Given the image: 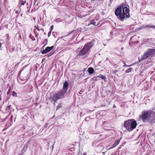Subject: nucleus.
Returning a JSON list of instances; mask_svg holds the SVG:
<instances>
[{
	"label": "nucleus",
	"instance_id": "f257e3e1",
	"mask_svg": "<svg viewBox=\"0 0 155 155\" xmlns=\"http://www.w3.org/2000/svg\"><path fill=\"white\" fill-rule=\"evenodd\" d=\"M140 119L143 122L149 121L151 124L155 123V113L151 110L143 111Z\"/></svg>",
	"mask_w": 155,
	"mask_h": 155
},
{
	"label": "nucleus",
	"instance_id": "f03ea898",
	"mask_svg": "<svg viewBox=\"0 0 155 155\" xmlns=\"http://www.w3.org/2000/svg\"><path fill=\"white\" fill-rule=\"evenodd\" d=\"M115 14L120 21H123L125 17L127 18L130 17L129 9L125 6H123L122 8L120 7L118 8L115 10Z\"/></svg>",
	"mask_w": 155,
	"mask_h": 155
},
{
	"label": "nucleus",
	"instance_id": "7ed1b4c3",
	"mask_svg": "<svg viewBox=\"0 0 155 155\" xmlns=\"http://www.w3.org/2000/svg\"><path fill=\"white\" fill-rule=\"evenodd\" d=\"M67 94L65 90L58 92L57 93L54 94L53 97L51 98V101L52 103L54 104L59 99H61L64 97V95Z\"/></svg>",
	"mask_w": 155,
	"mask_h": 155
},
{
	"label": "nucleus",
	"instance_id": "20e7f679",
	"mask_svg": "<svg viewBox=\"0 0 155 155\" xmlns=\"http://www.w3.org/2000/svg\"><path fill=\"white\" fill-rule=\"evenodd\" d=\"M93 42L91 41L89 43H87L82 50L79 53V55H83L86 54L89 51L90 49L93 45Z\"/></svg>",
	"mask_w": 155,
	"mask_h": 155
},
{
	"label": "nucleus",
	"instance_id": "39448f33",
	"mask_svg": "<svg viewBox=\"0 0 155 155\" xmlns=\"http://www.w3.org/2000/svg\"><path fill=\"white\" fill-rule=\"evenodd\" d=\"M124 126L128 131L130 132L132 131L130 127V120L125 121L124 124Z\"/></svg>",
	"mask_w": 155,
	"mask_h": 155
},
{
	"label": "nucleus",
	"instance_id": "423d86ee",
	"mask_svg": "<svg viewBox=\"0 0 155 155\" xmlns=\"http://www.w3.org/2000/svg\"><path fill=\"white\" fill-rule=\"evenodd\" d=\"M145 53L148 58H151L153 55L155 54V49H150Z\"/></svg>",
	"mask_w": 155,
	"mask_h": 155
},
{
	"label": "nucleus",
	"instance_id": "0eeeda50",
	"mask_svg": "<svg viewBox=\"0 0 155 155\" xmlns=\"http://www.w3.org/2000/svg\"><path fill=\"white\" fill-rule=\"evenodd\" d=\"M54 47V46H53L51 47H46L45 49L43 50L42 51L41 53L42 54H45L50 51Z\"/></svg>",
	"mask_w": 155,
	"mask_h": 155
},
{
	"label": "nucleus",
	"instance_id": "6e6552de",
	"mask_svg": "<svg viewBox=\"0 0 155 155\" xmlns=\"http://www.w3.org/2000/svg\"><path fill=\"white\" fill-rule=\"evenodd\" d=\"M137 125V123L135 121L130 120V127L132 130L135 128Z\"/></svg>",
	"mask_w": 155,
	"mask_h": 155
},
{
	"label": "nucleus",
	"instance_id": "1a4fd4ad",
	"mask_svg": "<svg viewBox=\"0 0 155 155\" xmlns=\"http://www.w3.org/2000/svg\"><path fill=\"white\" fill-rule=\"evenodd\" d=\"M68 89V82L66 81L63 83V88L62 90L63 91L64 90L66 91V92H67Z\"/></svg>",
	"mask_w": 155,
	"mask_h": 155
},
{
	"label": "nucleus",
	"instance_id": "9d476101",
	"mask_svg": "<svg viewBox=\"0 0 155 155\" xmlns=\"http://www.w3.org/2000/svg\"><path fill=\"white\" fill-rule=\"evenodd\" d=\"M120 140H118L116 141L113 144V146L112 147L110 148L109 149L114 148L117 146L120 143Z\"/></svg>",
	"mask_w": 155,
	"mask_h": 155
},
{
	"label": "nucleus",
	"instance_id": "9b49d317",
	"mask_svg": "<svg viewBox=\"0 0 155 155\" xmlns=\"http://www.w3.org/2000/svg\"><path fill=\"white\" fill-rule=\"evenodd\" d=\"M87 71L89 75H91L94 72V69L92 68H89L87 69Z\"/></svg>",
	"mask_w": 155,
	"mask_h": 155
},
{
	"label": "nucleus",
	"instance_id": "f8f14e48",
	"mask_svg": "<svg viewBox=\"0 0 155 155\" xmlns=\"http://www.w3.org/2000/svg\"><path fill=\"white\" fill-rule=\"evenodd\" d=\"M28 143L27 142L25 145H24L23 149L22 150V152H25L26 150L28 148Z\"/></svg>",
	"mask_w": 155,
	"mask_h": 155
},
{
	"label": "nucleus",
	"instance_id": "ddd939ff",
	"mask_svg": "<svg viewBox=\"0 0 155 155\" xmlns=\"http://www.w3.org/2000/svg\"><path fill=\"white\" fill-rule=\"evenodd\" d=\"M148 58V57H147L146 54V53H145L141 57V61L146 59Z\"/></svg>",
	"mask_w": 155,
	"mask_h": 155
},
{
	"label": "nucleus",
	"instance_id": "4468645a",
	"mask_svg": "<svg viewBox=\"0 0 155 155\" xmlns=\"http://www.w3.org/2000/svg\"><path fill=\"white\" fill-rule=\"evenodd\" d=\"M147 27L152 28H155V26H154V25L151 24H149L147 25H145L144 27V28H146Z\"/></svg>",
	"mask_w": 155,
	"mask_h": 155
},
{
	"label": "nucleus",
	"instance_id": "2eb2a0df",
	"mask_svg": "<svg viewBox=\"0 0 155 155\" xmlns=\"http://www.w3.org/2000/svg\"><path fill=\"white\" fill-rule=\"evenodd\" d=\"M48 42V40L47 39H45L44 40V41L43 42V44H45V45L43 46V47H44L47 44Z\"/></svg>",
	"mask_w": 155,
	"mask_h": 155
},
{
	"label": "nucleus",
	"instance_id": "dca6fc26",
	"mask_svg": "<svg viewBox=\"0 0 155 155\" xmlns=\"http://www.w3.org/2000/svg\"><path fill=\"white\" fill-rule=\"evenodd\" d=\"M91 24H92V25H94L95 26H97L98 25V24H96V22L94 21H91Z\"/></svg>",
	"mask_w": 155,
	"mask_h": 155
},
{
	"label": "nucleus",
	"instance_id": "f3484780",
	"mask_svg": "<svg viewBox=\"0 0 155 155\" xmlns=\"http://www.w3.org/2000/svg\"><path fill=\"white\" fill-rule=\"evenodd\" d=\"M132 69V68H129L126 71V73H130V72H131Z\"/></svg>",
	"mask_w": 155,
	"mask_h": 155
},
{
	"label": "nucleus",
	"instance_id": "a211bd4d",
	"mask_svg": "<svg viewBox=\"0 0 155 155\" xmlns=\"http://www.w3.org/2000/svg\"><path fill=\"white\" fill-rule=\"evenodd\" d=\"M100 78L104 80L105 81H106L105 80L106 79V77L105 76L102 74V75H101Z\"/></svg>",
	"mask_w": 155,
	"mask_h": 155
},
{
	"label": "nucleus",
	"instance_id": "6ab92c4d",
	"mask_svg": "<svg viewBox=\"0 0 155 155\" xmlns=\"http://www.w3.org/2000/svg\"><path fill=\"white\" fill-rule=\"evenodd\" d=\"M61 107V104H59L58 105H57V108L56 109V110H58Z\"/></svg>",
	"mask_w": 155,
	"mask_h": 155
},
{
	"label": "nucleus",
	"instance_id": "aec40b11",
	"mask_svg": "<svg viewBox=\"0 0 155 155\" xmlns=\"http://www.w3.org/2000/svg\"><path fill=\"white\" fill-rule=\"evenodd\" d=\"M30 37L34 41V40H35V38H34L33 36L31 34H30Z\"/></svg>",
	"mask_w": 155,
	"mask_h": 155
},
{
	"label": "nucleus",
	"instance_id": "412c9836",
	"mask_svg": "<svg viewBox=\"0 0 155 155\" xmlns=\"http://www.w3.org/2000/svg\"><path fill=\"white\" fill-rule=\"evenodd\" d=\"M12 96H16L17 94L15 91H13L12 94Z\"/></svg>",
	"mask_w": 155,
	"mask_h": 155
},
{
	"label": "nucleus",
	"instance_id": "4be33fe9",
	"mask_svg": "<svg viewBox=\"0 0 155 155\" xmlns=\"http://www.w3.org/2000/svg\"><path fill=\"white\" fill-rule=\"evenodd\" d=\"M34 32L36 34V37H37L38 35V33L37 34V30L36 29H34Z\"/></svg>",
	"mask_w": 155,
	"mask_h": 155
},
{
	"label": "nucleus",
	"instance_id": "5701e85b",
	"mask_svg": "<svg viewBox=\"0 0 155 155\" xmlns=\"http://www.w3.org/2000/svg\"><path fill=\"white\" fill-rule=\"evenodd\" d=\"M51 31H49L48 33V37H49L51 35Z\"/></svg>",
	"mask_w": 155,
	"mask_h": 155
},
{
	"label": "nucleus",
	"instance_id": "b1692460",
	"mask_svg": "<svg viewBox=\"0 0 155 155\" xmlns=\"http://www.w3.org/2000/svg\"><path fill=\"white\" fill-rule=\"evenodd\" d=\"M101 75H102V74H100V75H99V76H96V77H94V78H93V79H94L95 78H97V77L100 78V77H101Z\"/></svg>",
	"mask_w": 155,
	"mask_h": 155
},
{
	"label": "nucleus",
	"instance_id": "393cba45",
	"mask_svg": "<svg viewBox=\"0 0 155 155\" xmlns=\"http://www.w3.org/2000/svg\"><path fill=\"white\" fill-rule=\"evenodd\" d=\"M53 27H54L53 25H52L51 26V31L53 30Z\"/></svg>",
	"mask_w": 155,
	"mask_h": 155
},
{
	"label": "nucleus",
	"instance_id": "a878e982",
	"mask_svg": "<svg viewBox=\"0 0 155 155\" xmlns=\"http://www.w3.org/2000/svg\"><path fill=\"white\" fill-rule=\"evenodd\" d=\"M35 28H36V29L38 31H39L40 30V29H39V28H37V27H35Z\"/></svg>",
	"mask_w": 155,
	"mask_h": 155
},
{
	"label": "nucleus",
	"instance_id": "bb28decb",
	"mask_svg": "<svg viewBox=\"0 0 155 155\" xmlns=\"http://www.w3.org/2000/svg\"><path fill=\"white\" fill-rule=\"evenodd\" d=\"M48 124H46L45 126V127L46 128L47 127H48Z\"/></svg>",
	"mask_w": 155,
	"mask_h": 155
},
{
	"label": "nucleus",
	"instance_id": "cd10ccee",
	"mask_svg": "<svg viewBox=\"0 0 155 155\" xmlns=\"http://www.w3.org/2000/svg\"><path fill=\"white\" fill-rule=\"evenodd\" d=\"M124 67H127V65L126 64L124 65H123Z\"/></svg>",
	"mask_w": 155,
	"mask_h": 155
},
{
	"label": "nucleus",
	"instance_id": "c85d7f7f",
	"mask_svg": "<svg viewBox=\"0 0 155 155\" xmlns=\"http://www.w3.org/2000/svg\"><path fill=\"white\" fill-rule=\"evenodd\" d=\"M132 66V65H127V67H130Z\"/></svg>",
	"mask_w": 155,
	"mask_h": 155
},
{
	"label": "nucleus",
	"instance_id": "c756f323",
	"mask_svg": "<svg viewBox=\"0 0 155 155\" xmlns=\"http://www.w3.org/2000/svg\"><path fill=\"white\" fill-rule=\"evenodd\" d=\"M15 12L17 14V13H18V11H15Z\"/></svg>",
	"mask_w": 155,
	"mask_h": 155
},
{
	"label": "nucleus",
	"instance_id": "7c9ffc66",
	"mask_svg": "<svg viewBox=\"0 0 155 155\" xmlns=\"http://www.w3.org/2000/svg\"><path fill=\"white\" fill-rule=\"evenodd\" d=\"M1 47V43L0 42V48Z\"/></svg>",
	"mask_w": 155,
	"mask_h": 155
},
{
	"label": "nucleus",
	"instance_id": "2f4dec72",
	"mask_svg": "<svg viewBox=\"0 0 155 155\" xmlns=\"http://www.w3.org/2000/svg\"><path fill=\"white\" fill-rule=\"evenodd\" d=\"M25 4V3H24V2H23V3H21V4L22 5H24V4Z\"/></svg>",
	"mask_w": 155,
	"mask_h": 155
},
{
	"label": "nucleus",
	"instance_id": "473e14b6",
	"mask_svg": "<svg viewBox=\"0 0 155 155\" xmlns=\"http://www.w3.org/2000/svg\"><path fill=\"white\" fill-rule=\"evenodd\" d=\"M113 107L114 108H115L116 107V106L115 105H114V106H113Z\"/></svg>",
	"mask_w": 155,
	"mask_h": 155
},
{
	"label": "nucleus",
	"instance_id": "72a5a7b5",
	"mask_svg": "<svg viewBox=\"0 0 155 155\" xmlns=\"http://www.w3.org/2000/svg\"><path fill=\"white\" fill-rule=\"evenodd\" d=\"M97 78H95L94 79V80H97V79H96Z\"/></svg>",
	"mask_w": 155,
	"mask_h": 155
}]
</instances>
